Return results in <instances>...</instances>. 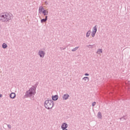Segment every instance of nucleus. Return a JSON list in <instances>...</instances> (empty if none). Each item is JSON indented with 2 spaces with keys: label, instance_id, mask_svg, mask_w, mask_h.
Returning a JSON list of instances; mask_svg holds the SVG:
<instances>
[{
  "label": "nucleus",
  "instance_id": "obj_1",
  "mask_svg": "<svg viewBox=\"0 0 130 130\" xmlns=\"http://www.w3.org/2000/svg\"><path fill=\"white\" fill-rule=\"evenodd\" d=\"M12 19V14H10L9 13H4L0 14V21L3 22V23H8Z\"/></svg>",
  "mask_w": 130,
  "mask_h": 130
},
{
  "label": "nucleus",
  "instance_id": "obj_2",
  "mask_svg": "<svg viewBox=\"0 0 130 130\" xmlns=\"http://www.w3.org/2000/svg\"><path fill=\"white\" fill-rule=\"evenodd\" d=\"M36 93V87L33 86L30 87L28 90H27L24 95V98H29V97H32L33 95Z\"/></svg>",
  "mask_w": 130,
  "mask_h": 130
},
{
  "label": "nucleus",
  "instance_id": "obj_3",
  "mask_svg": "<svg viewBox=\"0 0 130 130\" xmlns=\"http://www.w3.org/2000/svg\"><path fill=\"white\" fill-rule=\"evenodd\" d=\"M53 105H54V103L51 100H46L44 102V106L47 109H51L53 107Z\"/></svg>",
  "mask_w": 130,
  "mask_h": 130
},
{
  "label": "nucleus",
  "instance_id": "obj_4",
  "mask_svg": "<svg viewBox=\"0 0 130 130\" xmlns=\"http://www.w3.org/2000/svg\"><path fill=\"white\" fill-rule=\"evenodd\" d=\"M38 55H39L40 57L43 58V57L45 56V52L43 50H39L38 52Z\"/></svg>",
  "mask_w": 130,
  "mask_h": 130
},
{
  "label": "nucleus",
  "instance_id": "obj_5",
  "mask_svg": "<svg viewBox=\"0 0 130 130\" xmlns=\"http://www.w3.org/2000/svg\"><path fill=\"white\" fill-rule=\"evenodd\" d=\"M69 97H70V95L69 94H64L62 96L63 100H68L69 99Z\"/></svg>",
  "mask_w": 130,
  "mask_h": 130
},
{
  "label": "nucleus",
  "instance_id": "obj_6",
  "mask_svg": "<svg viewBox=\"0 0 130 130\" xmlns=\"http://www.w3.org/2000/svg\"><path fill=\"white\" fill-rule=\"evenodd\" d=\"M68 127V124L67 123H63L61 126V128L62 129H67Z\"/></svg>",
  "mask_w": 130,
  "mask_h": 130
},
{
  "label": "nucleus",
  "instance_id": "obj_7",
  "mask_svg": "<svg viewBox=\"0 0 130 130\" xmlns=\"http://www.w3.org/2000/svg\"><path fill=\"white\" fill-rule=\"evenodd\" d=\"M43 11H44V8H43V7L40 6L39 8V13L42 14L43 13Z\"/></svg>",
  "mask_w": 130,
  "mask_h": 130
},
{
  "label": "nucleus",
  "instance_id": "obj_8",
  "mask_svg": "<svg viewBox=\"0 0 130 130\" xmlns=\"http://www.w3.org/2000/svg\"><path fill=\"white\" fill-rule=\"evenodd\" d=\"M52 100H53V101H56V100L58 99V95H53L52 96Z\"/></svg>",
  "mask_w": 130,
  "mask_h": 130
},
{
  "label": "nucleus",
  "instance_id": "obj_9",
  "mask_svg": "<svg viewBox=\"0 0 130 130\" xmlns=\"http://www.w3.org/2000/svg\"><path fill=\"white\" fill-rule=\"evenodd\" d=\"M10 97L11 99H14L16 98V93L12 92L10 94Z\"/></svg>",
  "mask_w": 130,
  "mask_h": 130
},
{
  "label": "nucleus",
  "instance_id": "obj_10",
  "mask_svg": "<svg viewBox=\"0 0 130 130\" xmlns=\"http://www.w3.org/2000/svg\"><path fill=\"white\" fill-rule=\"evenodd\" d=\"M47 21V16H45V18H43L41 20V23H45Z\"/></svg>",
  "mask_w": 130,
  "mask_h": 130
},
{
  "label": "nucleus",
  "instance_id": "obj_11",
  "mask_svg": "<svg viewBox=\"0 0 130 130\" xmlns=\"http://www.w3.org/2000/svg\"><path fill=\"white\" fill-rule=\"evenodd\" d=\"M97 25H95L93 28H92V32H94L96 33L97 32V28H98Z\"/></svg>",
  "mask_w": 130,
  "mask_h": 130
},
{
  "label": "nucleus",
  "instance_id": "obj_12",
  "mask_svg": "<svg viewBox=\"0 0 130 130\" xmlns=\"http://www.w3.org/2000/svg\"><path fill=\"white\" fill-rule=\"evenodd\" d=\"M82 80H83V81H85V82H86V83H88V82H89V77H84L82 78Z\"/></svg>",
  "mask_w": 130,
  "mask_h": 130
},
{
  "label": "nucleus",
  "instance_id": "obj_13",
  "mask_svg": "<svg viewBox=\"0 0 130 130\" xmlns=\"http://www.w3.org/2000/svg\"><path fill=\"white\" fill-rule=\"evenodd\" d=\"M102 52H103V50H102V49H99L96 51L98 54H100L101 53H102Z\"/></svg>",
  "mask_w": 130,
  "mask_h": 130
},
{
  "label": "nucleus",
  "instance_id": "obj_14",
  "mask_svg": "<svg viewBox=\"0 0 130 130\" xmlns=\"http://www.w3.org/2000/svg\"><path fill=\"white\" fill-rule=\"evenodd\" d=\"M98 118H100V119H101L102 118V115L101 114V112H99L98 113Z\"/></svg>",
  "mask_w": 130,
  "mask_h": 130
},
{
  "label": "nucleus",
  "instance_id": "obj_15",
  "mask_svg": "<svg viewBox=\"0 0 130 130\" xmlns=\"http://www.w3.org/2000/svg\"><path fill=\"white\" fill-rule=\"evenodd\" d=\"M43 14L44 16H46L47 15H48V12L46 11V10H44L43 11Z\"/></svg>",
  "mask_w": 130,
  "mask_h": 130
},
{
  "label": "nucleus",
  "instance_id": "obj_16",
  "mask_svg": "<svg viewBox=\"0 0 130 130\" xmlns=\"http://www.w3.org/2000/svg\"><path fill=\"white\" fill-rule=\"evenodd\" d=\"M2 47L3 48L6 49L7 47H8V45L7 44L4 43L2 45Z\"/></svg>",
  "mask_w": 130,
  "mask_h": 130
},
{
  "label": "nucleus",
  "instance_id": "obj_17",
  "mask_svg": "<svg viewBox=\"0 0 130 130\" xmlns=\"http://www.w3.org/2000/svg\"><path fill=\"white\" fill-rule=\"evenodd\" d=\"M91 35V30H88L86 33V37H89Z\"/></svg>",
  "mask_w": 130,
  "mask_h": 130
},
{
  "label": "nucleus",
  "instance_id": "obj_18",
  "mask_svg": "<svg viewBox=\"0 0 130 130\" xmlns=\"http://www.w3.org/2000/svg\"><path fill=\"white\" fill-rule=\"evenodd\" d=\"M78 49H79V47H76L73 48L72 50V51H76V50H78Z\"/></svg>",
  "mask_w": 130,
  "mask_h": 130
},
{
  "label": "nucleus",
  "instance_id": "obj_19",
  "mask_svg": "<svg viewBox=\"0 0 130 130\" xmlns=\"http://www.w3.org/2000/svg\"><path fill=\"white\" fill-rule=\"evenodd\" d=\"M96 34V32L94 31H92L91 32V36L92 37H95V35Z\"/></svg>",
  "mask_w": 130,
  "mask_h": 130
},
{
  "label": "nucleus",
  "instance_id": "obj_20",
  "mask_svg": "<svg viewBox=\"0 0 130 130\" xmlns=\"http://www.w3.org/2000/svg\"><path fill=\"white\" fill-rule=\"evenodd\" d=\"M126 118H125V116H123V117L120 118V120H125Z\"/></svg>",
  "mask_w": 130,
  "mask_h": 130
},
{
  "label": "nucleus",
  "instance_id": "obj_21",
  "mask_svg": "<svg viewBox=\"0 0 130 130\" xmlns=\"http://www.w3.org/2000/svg\"><path fill=\"white\" fill-rule=\"evenodd\" d=\"M6 125H7L8 128H9L10 129H11V128H12V125H11L10 124H6Z\"/></svg>",
  "mask_w": 130,
  "mask_h": 130
},
{
  "label": "nucleus",
  "instance_id": "obj_22",
  "mask_svg": "<svg viewBox=\"0 0 130 130\" xmlns=\"http://www.w3.org/2000/svg\"><path fill=\"white\" fill-rule=\"evenodd\" d=\"M95 104H96V102H94L92 103V106H95Z\"/></svg>",
  "mask_w": 130,
  "mask_h": 130
},
{
  "label": "nucleus",
  "instance_id": "obj_23",
  "mask_svg": "<svg viewBox=\"0 0 130 130\" xmlns=\"http://www.w3.org/2000/svg\"><path fill=\"white\" fill-rule=\"evenodd\" d=\"M89 46H90L91 48H93V45H88L87 47H89Z\"/></svg>",
  "mask_w": 130,
  "mask_h": 130
},
{
  "label": "nucleus",
  "instance_id": "obj_24",
  "mask_svg": "<svg viewBox=\"0 0 130 130\" xmlns=\"http://www.w3.org/2000/svg\"><path fill=\"white\" fill-rule=\"evenodd\" d=\"M84 76H89V74H88V73H85V74H84Z\"/></svg>",
  "mask_w": 130,
  "mask_h": 130
},
{
  "label": "nucleus",
  "instance_id": "obj_25",
  "mask_svg": "<svg viewBox=\"0 0 130 130\" xmlns=\"http://www.w3.org/2000/svg\"><path fill=\"white\" fill-rule=\"evenodd\" d=\"M2 97H3V94H0V98H2Z\"/></svg>",
  "mask_w": 130,
  "mask_h": 130
},
{
  "label": "nucleus",
  "instance_id": "obj_26",
  "mask_svg": "<svg viewBox=\"0 0 130 130\" xmlns=\"http://www.w3.org/2000/svg\"><path fill=\"white\" fill-rule=\"evenodd\" d=\"M45 4H47H47H47V2L46 1V2H45Z\"/></svg>",
  "mask_w": 130,
  "mask_h": 130
}]
</instances>
